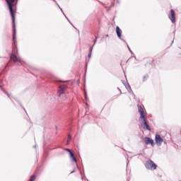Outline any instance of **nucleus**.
Masks as SVG:
<instances>
[{
    "label": "nucleus",
    "instance_id": "f257e3e1",
    "mask_svg": "<svg viewBox=\"0 0 181 181\" xmlns=\"http://www.w3.org/2000/svg\"><path fill=\"white\" fill-rule=\"evenodd\" d=\"M6 1L7 2V5H8V9L10 11V15L12 18L13 36H14V39H15V36L16 35V24L15 23V18L16 16V11H13L15 0H6Z\"/></svg>",
    "mask_w": 181,
    "mask_h": 181
},
{
    "label": "nucleus",
    "instance_id": "f03ea898",
    "mask_svg": "<svg viewBox=\"0 0 181 181\" xmlns=\"http://www.w3.org/2000/svg\"><path fill=\"white\" fill-rule=\"evenodd\" d=\"M13 51L10 57V60L13 62V63H21V58L16 56V54H18V47H16V30L15 37L13 35Z\"/></svg>",
    "mask_w": 181,
    "mask_h": 181
},
{
    "label": "nucleus",
    "instance_id": "7ed1b4c3",
    "mask_svg": "<svg viewBox=\"0 0 181 181\" xmlns=\"http://www.w3.org/2000/svg\"><path fill=\"white\" fill-rule=\"evenodd\" d=\"M138 111L140 114V119H141V127L143 129H147L148 131H151V127L148 125L146 122V118L145 117V110L141 105H138Z\"/></svg>",
    "mask_w": 181,
    "mask_h": 181
},
{
    "label": "nucleus",
    "instance_id": "20e7f679",
    "mask_svg": "<svg viewBox=\"0 0 181 181\" xmlns=\"http://www.w3.org/2000/svg\"><path fill=\"white\" fill-rule=\"evenodd\" d=\"M67 88V86L66 85H61L59 86L57 95L58 97H62V100L65 101V100H67V96L64 93H66V89Z\"/></svg>",
    "mask_w": 181,
    "mask_h": 181
},
{
    "label": "nucleus",
    "instance_id": "39448f33",
    "mask_svg": "<svg viewBox=\"0 0 181 181\" xmlns=\"http://www.w3.org/2000/svg\"><path fill=\"white\" fill-rule=\"evenodd\" d=\"M145 166L146 169H149L150 170H156V168H158V165L152 160L146 161Z\"/></svg>",
    "mask_w": 181,
    "mask_h": 181
},
{
    "label": "nucleus",
    "instance_id": "423d86ee",
    "mask_svg": "<svg viewBox=\"0 0 181 181\" xmlns=\"http://www.w3.org/2000/svg\"><path fill=\"white\" fill-rule=\"evenodd\" d=\"M144 142L146 145H151V146H155V142L153 141V139L149 137H145Z\"/></svg>",
    "mask_w": 181,
    "mask_h": 181
},
{
    "label": "nucleus",
    "instance_id": "0eeeda50",
    "mask_svg": "<svg viewBox=\"0 0 181 181\" xmlns=\"http://www.w3.org/2000/svg\"><path fill=\"white\" fill-rule=\"evenodd\" d=\"M65 151H66V152H69L70 154V158L72 160V162H75V163H77V159L76 158V157L74 156V153H73V151H71L70 150V148H66Z\"/></svg>",
    "mask_w": 181,
    "mask_h": 181
},
{
    "label": "nucleus",
    "instance_id": "6e6552de",
    "mask_svg": "<svg viewBox=\"0 0 181 181\" xmlns=\"http://www.w3.org/2000/svg\"><path fill=\"white\" fill-rule=\"evenodd\" d=\"M168 18H169V19H170V21L172 22H176L175 13V11H173V9H171L170 15L168 16Z\"/></svg>",
    "mask_w": 181,
    "mask_h": 181
},
{
    "label": "nucleus",
    "instance_id": "1a4fd4ad",
    "mask_svg": "<svg viewBox=\"0 0 181 181\" xmlns=\"http://www.w3.org/2000/svg\"><path fill=\"white\" fill-rule=\"evenodd\" d=\"M162 142H163V139L160 138V135L159 134H156V144H157V145H161Z\"/></svg>",
    "mask_w": 181,
    "mask_h": 181
},
{
    "label": "nucleus",
    "instance_id": "9d476101",
    "mask_svg": "<svg viewBox=\"0 0 181 181\" xmlns=\"http://www.w3.org/2000/svg\"><path fill=\"white\" fill-rule=\"evenodd\" d=\"M116 33L117 35L118 38L121 39V35L122 33V30H121V29H119V27L118 26L116 27Z\"/></svg>",
    "mask_w": 181,
    "mask_h": 181
},
{
    "label": "nucleus",
    "instance_id": "9b49d317",
    "mask_svg": "<svg viewBox=\"0 0 181 181\" xmlns=\"http://www.w3.org/2000/svg\"><path fill=\"white\" fill-rule=\"evenodd\" d=\"M36 179V175H33L30 176V180L28 181H34Z\"/></svg>",
    "mask_w": 181,
    "mask_h": 181
},
{
    "label": "nucleus",
    "instance_id": "f8f14e48",
    "mask_svg": "<svg viewBox=\"0 0 181 181\" xmlns=\"http://www.w3.org/2000/svg\"><path fill=\"white\" fill-rule=\"evenodd\" d=\"M0 88H1L2 91H4V93L8 95V97H10L9 93H8V92H6V90H5L1 86H0Z\"/></svg>",
    "mask_w": 181,
    "mask_h": 181
},
{
    "label": "nucleus",
    "instance_id": "ddd939ff",
    "mask_svg": "<svg viewBox=\"0 0 181 181\" xmlns=\"http://www.w3.org/2000/svg\"><path fill=\"white\" fill-rule=\"evenodd\" d=\"M71 141V136L70 135L68 136V140L67 144L70 143Z\"/></svg>",
    "mask_w": 181,
    "mask_h": 181
},
{
    "label": "nucleus",
    "instance_id": "4468645a",
    "mask_svg": "<svg viewBox=\"0 0 181 181\" xmlns=\"http://www.w3.org/2000/svg\"><path fill=\"white\" fill-rule=\"evenodd\" d=\"M85 98H87V93H85Z\"/></svg>",
    "mask_w": 181,
    "mask_h": 181
},
{
    "label": "nucleus",
    "instance_id": "2eb2a0df",
    "mask_svg": "<svg viewBox=\"0 0 181 181\" xmlns=\"http://www.w3.org/2000/svg\"><path fill=\"white\" fill-rule=\"evenodd\" d=\"M145 80H146V76L144 77V81H145Z\"/></svg>",
    "mask_w": 181,
    "mask_h": 181
},
{
    "label": "nucleus",
    "instance_id": "dca6fc26",
    "mask_svg": "<svg viewBox=\"0 0 181 181\" xmlns=\"http://www.w3.org/2000/svg\"><path fill=\"white\" fill-rule=\"evenodd\" d=\"M95 42H97V37H95V40L94 42L95 43Z\"/></svg>",
    "mask_w": 181,
    "mask_h": 181
},
{
    "label": "nucleus",
    "instance_id": "f3484780",
    "mask_svg": "<svg viewBox=\"0 0 181 181\" xmlns=\"http://www.w3.org/2000/svg\"><path fill=\"white\" fill-rule=\"evenodd\" d=\"M88 57H91V54H88Z\"/></svg>",
    "mask_w": 181,
    "mask_h": 181
}]
</instances>
